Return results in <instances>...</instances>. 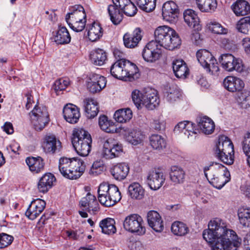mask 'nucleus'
Listing matches in <instances>:
<instances>
[{
	"mask_svg": "<svg viewBox=\"0 0 250 250\" xmlns=\"http://www.w3.org/2000/svg\"><path fill=\"white\" fill-rule=\"evenodd\" d=\"M181 40L177 33L169 27L164 25L157 27V46L169 50L179 46Z\"/></svg>",
	"mask_w": 250,
	"mask_h": 250,
	"instance_id": "nucleus-4",
	"label": "nucleus"
},
{
	"mask_svg": "<svg viewBox=\"0 0 250 250\" xmlns=\"http://www.w3.org/2000/svg\"><path fill=\"white\" fill-rule=\"evenodd\" d=\"M156 179V169L154 168L150 171L147 177L146 183L149 188L153 190H156L155 181Z\"/></svg>",
	"mask_w": 250,
	"mask_h": 250,
	"instance_id": "nucleus-57",
	"label": "nucleus"
},
{
	"mask_svg": "<svg viewBox=\"0 0 250 250\" xmlns=\"http://www.w3.org/2000/svg\"><path fill=\"white\" fill-rule=\"evenodd\" d=\"M84 111L88 119L96 117L99 112V107L97 101L92 98H86L84 101Z\"/></svg>",
	"mask_w": 250,
	"mask_h": 250,
	"instance_id": "nucleus-30",
	"label": "nucleus"
},
{
	"mask_svg": "<svg viewBox=\"0 0 250 250\" xmlns=\"http://www.w3.org/2000/svg\"><path fill=\"white\" fill-rule=\"evenodd\" d=\"M110 71L113 77L125 81H133L140 76L137 65L126 59L117 60L111 65Z\"/></svg>",
	"mask_w": 250,
	"mask_h": 250,
	"instance_id": "nucleus-1",
	"label": "nucleus"
},
{
	"mask_svg": "<svg viewBox=\"0 0 250 250\" xmlns=\"http://www.w3.org/2000/svg\"><path fill=\"white\" fill-rule=\"evenodd\" d=\"M143 36V31L139 27L136 28L132 33H125L123 37L125 46L128 48L136 47L141 41Z\"/></svg>",
	"mask_w": 250,
	"mask_h": 250,
	"instance_id": "nucleus-18",
	"label": "nucleus"
},
{
	"mask_svg": "<svg viewBox=\"0 0 250 250\" xmlns=\"http://www.w3.org/2000/svg\"><path fill=\"white\" fill-rule=\"evenodd\" d=\"M171 230L174 235L183 236L188 233L189 229L186 224L176 221L172 224Z\"/></svg>",
	"mask_w": 250,
	"mask_h": 250,
	"instance_id": "nucleus-41",
	"label": "nucleus"
},
{
	"mask_svg": "<svg viewBox=\"0 0 250 250\" xmlns=\"http://www.w3.org/2000/svg\"><path fill=\"white\" fill-rule=\"evenodd\" d=\"M241 239L233 230H228L226 235L221 236L211 247V250H237Z\"/></svg>",
	"mask_w": 250,
	"mask_h": 250,
	"instance_id": "nucleus-8",
	"label": "nucleus"
},
{
	"mask_svg": "<svg viewBox=\"0 0 250 250\" xmlns=\"http://www.w3.org/2000/svg\"><path fill=\"white\" fill-rule=\"evenodd\" d=\"M208 29L212 33L217 34L227 33V29L224 28L220 23L216 21H211L208 24Z\"/></svg>",
	"mask_w": 250,
	"mask_h": 250,
	"instance_id": "nucleus-52",
	"label": "nucleus"
},
{
	"mask_svg": "<svg viewBox=\"0 0 250 250\" xmlns=\"http://www.w3.org/2000/svg\"><path fill=\"white\" fill-rule=\"evenodd\" d=\"M236 101L242 108L250 107V91L244 90L238 94Z\"/></svg>",
	"mask_w": 250,
	"mask_h": 250,
	"instance_id": "nucleus-48",
	"label": "nucleus"
},
{
	"mask_svg": "<svg viewBox=\"0 0 250 250\" xmlns=\"http://www.w3.org/2000/svg\"><path fill=\"white\" fill-rule=\"evenodd\" d=\"M216 152H225L228 154L234 153L233 145L230 140L225 135L220 136L216 145Z\"/></svg>",
	"mask_w": 250,
	"mask_h": 250,
	"instance_id": "nucleus-27",
	"label": "nucleus"
},
{
	"mask_svg": "<svg viewBox=\"0 0 250 250\" xmlns=\"http://www.w3.org/2000/svg\"><path fill=\"white\" fill-rule=\"evenodd\" d=\"M238 216L241 224L244 227H250V208H239Z\"/></svg>",
	"mask_w": 250,
	"mask_h": 250,
	"instance_id": "nucleus-46",
	"label": "nucleus"
},
{
	"mask_svg": "<svg viewBox=\"0 0 250 250\" xmlns=\"http://www.w3.org/2000/svg\"><path fill=\"white\" fill-rule=\"evenodd\" d=\"M129 194L131 198L142 199L145 196V190L138 183H133L128 188Z\"/></svg>",
	"mask_w": 250,
	"mask_h": 250,
	"instance_id": "nucleus-39",
	"label": "nucleus"
},
{
	"mask_svg": "<svg viewBox=\"0 0 250 250\" xmlns=\"http://www.w3.org/2000/svg\"><path fill=\"white\" fill-rule=\"evenodd\" d=\"M147 223L150 227L156 231L155 225L156 223V211L150 210L148 211L147 215Z\"/></svg>",
	"mask_w": 250,
	"mask_h": 250,
	"instance_id": "nucleus-61",
	"label": "nucleus"
},
{
	"mask_svg": "<svg viewBox=\"0 0 250 250\" xmlns=\"http://www.w3.org/2000/svg\"><path fill=\"white\" fill-rule=\"evenodd\" d=\"M104 170V166L103 161H97L93 163L89 173L93 176L101 174Z\"/></svg>",
	"mask_w": 250,
	"mask_h": 250,
	"instance_id": "nucleus-53",
	"label": "nucleus"
},
{
	"mask_svg": "<svg viewBox=\"0 0 250 250\" xmlns=\"http://www.w3.org/2000/svg\"><path fill=\"white\" fill-rule=\"evenodd\" d=\"M224 174L225 176L209 177V183L216 188H222L230 180V174L229 172H227V174Z\"/></svg>",
	"mask_w": 250,
	"mask_h": 250,
	"instance_id": "nucleus-45",
	"label": "nucleus"
},
{
	"mask_svg": "<svg viewBox=\"0 0 250 250\" xmlns=\"http://www.w3.org/2000/svg\"><path fill=\"white\" fill-rule=\"evenodd\" d=\"M144 60L150 66H155L156 62V39L148 42L142 52Z\"/></svg>",
	"mask_w": 250,
	"mask_h": 250,
	"instance_id": "nucleus-17",
	"label": "nucleus"
},
{
	"mask_svg": "<svg viewBox=\"0 0 250 250\" xmlns=\"http://www.w3.org/2000/svg\"><path fill=\"white\" fill-rule=\"evenodd\" d=\"M70 84L68 78H61L55 81L54 84V89L58 93L64 90Z\"/></svg>",
	"mask_w": 250,
	"mask_h": 250,
	"instance_id": "nucleus-54",
	"label": "nucleus"
},
{
	"mask_svg": "<svg viewBox=\"0 0 250 250\" xmlns=\"http://www.w3.org/2000/svg\"><path fill=\"white\" fill-rule=\"evenodd\" d=\"M56 178L53 174L50 173L44 174L40 179L38 188L40 192L46 193L51 188Z\"/></svg>",
	"mask_w": 250,
	"mask_h": 250,
	"instance_id": "nucleus-29",
	"label": "nucleus"
},
{
	"mask_svg": "<svg viewBox=\"0 0 250 250\" xmlns=\"http://www.w3.org/2000/svg\"><path fill=\"white\" fill-rule=\"evenodd\" d=\"M99 125L100 128L106 132L111 133L114 132V131L117 132L118 131L115 128L113 122L108 121L107 117L105 115H102L99 117Z\"/></svg>",
	"mask_w": 250,
	"mask_h": 250,
	"instance_id": "nucleus-47",
	"label": "nucleus"
},
{
	"mask_svg": "<svg viewBox=\"0 0 250 250\" xmlns=\"http://www.w3.org/2000/svg\"><path fill=\"white\" fill-rule=\"evenodd\" d=\"M211 53L207 50L201 49L197 52L196 57L201 65H202L208 59L211 57Z\"/></svg>",
	"mask_w": 250,
	"mask_h": 250,
	"instance_id": "nucleus-56",
	"label": "nucleus"
},
{
	"mask_svg": "<svg viewBox=\"0 0 250 250\" xmlns=\"http://www.w3.org/2000/svg\"><path fill=\"white\" fill-rule=\"evenodd\" d=\"M222 68L228 72L236 71L241 72L243 70V65L241 60L230 53L221 54L218 58Z\"/></svg>",
	"mask_w": 250,
	"mask_h": 250,
	"instance_id": "nucleus-13",
	"label": "nucleus"
},
{
	"mask_svg": "<svg viewBox=\"0 0 250 250\" xmlns=\"http://www.w3.org/2000/svg\"><path fill=\"white\" fill-rule=\"evenodd\" d=\"M65 21L74 31L81 32L85 27L86 15L85 10L80 4H76L69 8V12L65 16Z\"/></svg>",
	"mask_w": 250,
	"mask_h": 250,
	"instance_id": "nucleus-6",
	"label": "nucleus"
},
{
	"mask_svg": "<svg viewBox=\"0 0 250 250\" xmlns=\"http://www.w3.org/2000/svg\"><path fill=\"white\" fill-rule=\"evenodd\" d=\"M237 29L240 32L247 34L250 31V17L242 18L237 24Z\"/></svg>",
	"mask_w": 250,
	"mask_h": 250,
	"instance_id": "nucleus-50",
	"label": "nucleus"
},
{
	"mask_svg": "<svg viewBox=\"0 0 250 250\" xmlns=\"http://www.w3.org/2000/svg\"><path fill=\"white\" fill-rule=\"evenodd\" d=\"M59 169L65 178L71 180L77 179L84 172L85 165L80 159L62 157L59 160Z\"/></svg>",
	"mask_w": 250,
	"mask_h": 250,
	"instance_id": "nucleus-3",
	"label": "nucleus"
},
{
	"mask_svg": "<svg viewBox=\"0 0 250 250\" xmlns=\"http://www.w3.org/2000/svg\"><path fill=\"white\" fill-rule=\"evenodd\" d=\"M225 88L228 91L234 92L240 91L244 87L245 83L240 78L234 76H228L223 81Z\"/></svg>",
	"mask_w": 250,
	"mask_h": 250,
	"instance_id": "nucleus-25",
	"label": "nucleus"
},
{
	"mask_svg": "<svg viewBox=\"0 0 250 250\" xmlns=\"http://www.w3.org/2000/svg\"><path fill=\"white\" fill-rule=\"evenodd\" d=\"M166 173L164 169H158L157 171V182H160L157 190L161 188L166 180Z\"/></svg>",
	"mask_w": 250,
	"mask_h": 250,
	"instance_id": "nucleus-64",
	"label": "nucleus"
},
{
	"mask_svg": "<svg viewBox=\"0 0 250 250\" xmlns=\"http://www.w3.org/2000/svg\"><path fill=\"white\" fill-rule=\"evenodd\" d=\"M121 135L124 136L125 140L134 146L143 143L145 139V135L138 129H130L126 127H120L117 129Z\"/></svg>",
	"mask_w": 250,
	"mask_h": 250,
	"instance_id": "nucleus-14",
	"label": "nucleus"
},
{
	"mask_svg": "<svg viewBox=\"0 0 250 250\" xmlns=\"http://www.w3.org/2000/svg\"><path fill=\"white\" fill-rule=\"evenodd\" d=\"M232 10L237 16H243L250 13V5L246 1L239 0L232 5Z\"/></svg>",
	"mask_w": 250,
	"mask_h": 250,
	"instance_id": "nucleus-38",
	"label": "nucleus"
},
{
	"mask_svg": "<svg viewBox=\"0 0 250 250\" xmlns=\"http://www.w3.org/2000/svg\"><path fill=\"white\" fill-rule=\"evenodd\" d=\"M132 99L138 108H141L142 105H144L149 110H153L156 105V93L155 91L148 93V91L144 94L138 89H135L132 92Z\"/></svg>",
	"mask_w": 250,
	"mask_h": 250,
	"instance_id": "nucleus-10",
	"label": "nucleus"
},
{
	"mask_svg": "<svg viewBox=\"0 0 250 250\" xmlns=\"http://www.w3.org/2000/svg\"><path fill=\"white\" fill-rule=\"evenodd\" d=\"M163 92L167 100L170 103L179 100L182 97V92L178 86L172 83H167L164 86Z\"/></svg>",
	"mask_w": 250,
	"mask_h": 250,
	"instance_id": "nucleus-23",
	"label": "nucleus"
},
{
	"mask_svg": "<svg viewBox=\"0 0 250 250\" xmlns=\"http://www.w3.org/2000/svg\"><path fill=\"white\" fill-rule=\"evenodd\" d=\"M173 72L177 78H186L189 74V69L182 60H176L172 62Z\"/></svg>",
	"mask_w": 250,
	"mask_h": 250,
	"instance_id": "nucleus-28",
	"label": "nucleus"
},
{
	"mask_svg": "<svg viewBox=\"0 0 250 250\" xmlns=\"http://www.w3.org/2000/svg\"><path fill=\"white\" fill-rule=\"evenodd\" d=\"M26 163L28 165L30 170L34 173H39L43 170L44 163L42 159L40 157L38 158H27Z\"/></svg>",
	"mask_w": 250,
	"mask_h": 250,
	"instance_id": "nucleus-35",
	"label": "nucleus"
},
{
	"mask_svg": "<svg viewBox=\"0 0 250 250\" xmlns=\"http://www.w3.org/2000/svg\"><path fill=\"white\" fill-rule=\"evenodd\" d=\"M203 237L208 243L210 244L211 246L212 243H214L221 237V235L208 227V229H205L203 231Z\"/></svg>",
	"mask_w": 250,
	"mask_h": 250,
	"instance_id": "nucleus-51",
	"label": "nucleus"
},
{
	"mask_svg": "<svg viewBox=\"0 0 250 250\" xmlns=\"http://www.w3.org/2000/svg\"><path fill=\"white\" fill-rule=\"evenodd\" d=\"M42 147L46 153L54 154L57 151H60L61 143L57 139L55 135H48L44 138Z\"/></svg>",
	"mask_w": 250,
	"mask_h": 250,
	"instance_id": "nucleus-21",
	"label": "nucleus"
},
{
	"mask_svg": "<svg viewBox=\"0 0 250 250\" xmlns=\"http://www.w3.org/2000/svg\"><path fill=\"white\" fill-rule=\"evenodd\" d=\"M156 1V0H136L139 8L146 12H150L155 9Z\"/></svg>",
	"mask_w": 250,
	"mask_h": 250,
	"instance_id": "nucleus-49",
	"label": "nucleus"
},
{
	"mask_svg": "<svg viewBox=\"0 0 250 250\" xmlns=\"http://www.w3.org/2000/svg\"><path fill=\"white\" fill-rule=\"evenodd\" d=\"M103 156L107 159L119 157L123 152L121 144L116 143L112 139H108L104 144Z\"/></svg>",
	"mask_w": 250,
	"mask_h": 250,
	"instance_id": "nucleus-15",
	"label": "nucleus"
},
{
	"mask_svg": "<svg viewBox=\"0 0 250 250\" xmlns=\"http://www.w3.org/2000/svg\"><path fill=\"white\" fill-rule=\"evenodd\" d=\"M88 37L91 42H95L103 35V29L101 25L97 22H93L87 33Z\"/></svg>",
	"mask_w": 250,
	"mask_h": 250,
	"instance_id": "nucleus-43",
	"label": "nucleus"
},
{
	"mask_svg": "<svg viewBox=\"0 0 250 250\" xmlns=\"http://www.w3.org/2000/svg\"><path fill=\"white\" fill-rule=\"evenodd\" d=\"M216 157L222 162L228 165H231L234 162V153L228 154L225 152H216Z\"/></svg>",
	"mask_w": 250,
	"mask_h": 250,
	"instance_id": "nucleus-55",
	"label": "nucleus"
},
{
	"mask_svg": "<svg viewBox=\"0 0 250 250\" xmlns=\"http://www.w3.org/2000/svg\"><path fill=\"white\" fill-rule=\"evenodd\" d=\"M242 149L246 156L250 155V131L247 132L242 142Z\"/></svg>",
	"mask_w": 250,
	"mask_h": 250,
	"instance_id": "nucleus-58",
	"label": "nucleus"
},
{
	"mask_svg": "<svg viewBox=\"0 0 250 250\" xmlns=\"http://www.w3.org/2000/svg\"><path fill=\"white\" fill-rule=\"evenodd\" d=\"M198 9L203 12H209L214 11L217 7L216 0H196Z\"/></svg>",
	"mask_w": 250,
	"mask_h": 250,
	"instance_id": "nucleus-42",
	"label": "nucleus"
},
{
	"mask_svg": "<svg viewBox=\"0 0 250 250\" xmlns=\"http://www.w3.org/2000/svg\"><path fill=\"white\" fill-rule=\"evenodd\" d=\"M106 81L105 78L97 74H92L87 82V88L93 93L100 91L105 87Z\"/></svg>",
	"mask_w": 250,
	"mask_h": 250,
	"instance_id": "nucleus-20",
	"label": "nucleus"
},
{
	"mask_svg": "<svg viewBox=\"0 0 250 250\" xmlns=\"http://www.w3.org/2000/svg\"><path fill=\"white\" fill-rule=\"evenodd\" d=\"M100 203L105 207H111L121 199V193L115 185L106 183L101 184L98 190Z\"/></svg>",
	"mask_w": 250,
	"mask_h": 250,
	"instance_id": "nucleus-7",
	"label": "nucleus"
},
{
	"mask_svg": "<svg viewBox=\"0 0 250 250\" xmlns=\"http://www.w3.org/2000/svg\"><path fill=\"white\" fill-rule=\"evenodd\" d=\"M166 146L167 143L165 138L157 135V153H164Z\"/></svg>",
	"mask_w": 250,
	"mask_h": 250,
	"instance_id": "nucleus-63",
	"label": "nucleus"
},
{
	"mask_svg": "<svg viewBox=\"0 0 250 250\" xmlns=\"http://www.w3.org/2000/svg\"><path fill=\"white\" fill-rule=\"evenodd\" d=\"M45 205L46 203L42 199L32 201L25 212V215L31 220L35 219L44 210Z\"/></svg>",
	"mask_w": 250,
	"mask_h": 250,
	"instance_id": "nucleus-19",
	"label": "nucleus"
},
{
	"mask_svg": "<svg viewBox=\"0 0 250 250\" xmlns=\"http://www.w3.org/2000/svg\"><path fill=\"white\" fill-rule=\"evenodd\" d=\"M115 220L110 218L102 220L99 224V226L103 233L107 234H113L116 231L115 226Z\"/></svg>",
	"mask_w": 250,
	"mask_h": 250,
	"instance_id": "nucleus-40",
	"label": "nucleus"
},
{
	"mask_svg": "<svg viewBox=\"0 0 250 250\" xmlns=\"http://www.w3.org/2000/svg\"><path fill=\"white\" fill-rule=\"evenodd\" d=\"M209 171V177L225 176L227 172H229L226 167L221 164L213 162L209 166L205 167L204 168V172L205 176L208 178V173L207 172Z\"/></svg>",
	"mask_w": 250,
	"mask_h": 250,
	"instance_id": "nucleus-26",
	"label": "nucleus"
},
{
	"mask_svg": "<svg viewBox=\"0 0 250 250\" xmlns=\"http://www.w3.org/2000/svg\"><path fill=\"white\" fill-rule=\"evenodd\" d=\"M132 117V112L130 109H121L116 111L114 115L115 120L119 123H125Z\"/></svg>",
	"mask_w": 250,
	"mask_h": 250,
	"instance_id": "nucleus-44",
	"label": "nucleus"
},
{
	"mask_svg": "<svg viewBox=\"0 0 250 250\" xmlns=\"http://www.w3.org/2000/svg\"><path fill=\"white\" fill-rule=\"evenodd\" d=\"M55 42L57 44L68 43L71 41V36L66 28L59 26L58 30L54 36Z\"/></svg>",
	"mask_w": 250,
	"mask_h": 250,
	"instance_id": "nucleus-37",
	"label": "nucleus"
},
{
	"mask_svg": "<svg viewBox=\"0 0 250 250\" xmlns=\"http://www.w3.org/2000/svg\"><path fill=\"white\" fill-rule=\"evenodd\" d=\"M129 170L128 166L125 163H119L114 166L111 169V173L114 178L121 180L126 178Z\"/></svg>",
	"mask_w": 250,
	"mask_h": 250,
	"instance_id": "nucleus-32",
	"label": "nucleus"
},
{
	"mask_svg": "<svg viewBox=\"0 0 250 250\" xmlns=\"http://www.w3.org/2000/svg\"><path fill=\"white\" fill-rule=\"evenodd\" d=\"M198 125L202 131L206 134H211L215 128L213 121L209 118L204 116L200 118L198 121Z\"/></svg>",
	"mask_w": 250,
	"mask_h": 250,
	"instance_id": "nucleus-34",
	"label": "nucleus"
},
{
	"mask_svg": "<svg viewBox=\"0 0 250 250\" xmlns=\"http://www.w3.org/2000/svg\"><path fill=\"white\" fill-rule=\"evenodd\" d=\"M113 4L108 6L107 10L110 19L115 25L119 24L123 19V14L134 16L137 8L130 0H112Z\"/></svg>",
	"mask_w": 250,
	"mask_h": 250,
	"instance_id": "nucleus-2",
	"label": "nucleus"
},
{
	"mask_svg": "<svg viewBox=\"0 0 250 250\" xmlns=\"http://www.w3.org/2000/svg\"><path fill=\"white\" fill-rule=\"evenodd\" d=\"M72 143L79 155L86 156L91 151L92 138L86 130L75 128L73 131Z\"/></svg>",
	"mask_w": 250,
	"mask_h": 250,
	"instance_id": "nucleus-5",
	"label": "nucleus"
},
{
	"mask_svg": "<svg viewBox=\"0 0 250 250\" xmlns=\"http://www.w3.org/2000/svg\"><path fill=\"white\" fill-rule=\"evenodd\" d=\"M193 125L194 124L192 122L187 121L184 134L188 138H189L190 136L192 137L193 136H195L196 134V129L194 128Z\"/></svg>",
	"mask_w": 250,
	"mask_h": 250,
	"instance_id": "nucleus-62",
	"label": "nucleus"
},
{
	"mask_svg": "<svg viewBox=\"0 0 250 250\" xmlns=\"http://www.w3.org/2000/svg\"><path fill=\"white\" fill-rule=\"evenodd\" d=\"M79 206L82 210H79V213L83 218L88 217L87 212L94 214L99 209L96 197L90 193H87L85 197L82 198L79 202Z\"/></svg>",
	"mask_w": 250,
	"mask_h": 250,
	"instance_id": "nucleus-12",
	"label": "nucleus"
},
{
	"mask_svg": "<svg viewBox=\"0 0 250 250\" xmlns=\"http://www.w3.org/2000/svg\"><path fill=\"white\" fill-rule=\"evenodd\" d=\"M63 115L65 120L70 124L77 123L81 116L79 108L71 104L63 107Z\"/></svg>",
	"mask_w": 250,
	"mask_h": 250,
	"instance_id": "nucleus-24",
	"label": "nucleus"
},
{
	"mask_svg": "<svg viewBox=\"0 0 250 250\" xmlns=\"http://www.w3.org/2000/svg\"><path fill=\"white\" fill-rule=\"evenodd\" d=\"M184 21L188 26L193 28L195 31L202 29L200 24V19L195 12L191 9H187L183 12Z\"/></svg>",
	"mask_w": 250,
	"mask_h": 250,
	"instance_id": "nucleus-22",
	"label": "nucleus"
},
{
	"mask_svg": "<svg viewBox=\"0 0 250 250\" xmlns=\"http://www.w3.org/2000/svg\"><path fill=\"white\" fill-rule=\"evenodd\" d=\"M13 240V237L6 233L0 234V249L5 248L10 245Z\"/></svg>",
	"mask_w": 250,
	"mask_h": 250,
	"instance_id": "nucleus-60",
	"label": "nucleus"
},
{
	"mask_svg": "<svg viewBox=\"0 0 250 250\" xmlns=\"http://www.w3.org/2000/svg\"><path fill=\"white\" fill-rule=\"evenodd\" d=\"M211 63H208L207 66H203L207 72L211 75L216 74L219 71V67L216 59H213Z\"/></svg>",
	"mask_w": 250,
	"mask_h": 250,
	"instance_id": "nucleus-59",
	"label": "nucleus"
},
{
	"mask_svg": "<svg viewBox=\"0 0 250 250\" xmlns=\"http://www.w3.org/2000/svg\"><path fill=\"white\" fill-rule=\"evenodd\" d=\"M185 172L181 167L178 166H171L169 177L174 185L183 184L185 181Z\"/></svg>",
	"mask_w": 250,
	"mask_h": 250,
	"instance_id": "nucleus-31",
	"label": "nucleus"
},
{
	"mask_svg": "<svg viewBox=\"0 0 250 250\" xmlns=\"http://www.w3.org/2000/svg\"><path fill=\"white\" fill-rule=\"evenodd\" d=\"M179 8L177 4L172 0L165 2L162 8L163 20L169 22H175L179 14Z\"/></svg>",
	"mask_w": 250,
	"mask_h": 250,
	"instance_id": "nucleus-16",
	"label": "nucleus"
},
{
	"mask_svg": "<svg viewBox=\"0 0 250 250\" xmlns=\"http://www.w3.org/2000/svg\"><path fill=\"white\" fill-rule=\"evenodd\" d=\"M125 229L130 233L143 235L146 233L143 220L137 214H132L126 216L123 223Z\"/></svg>",
	"mask_w": 250,
	"mask_h": 250,
	"instance_id": "nucleus-11",
	"label": "nucleus"
},
{
	"mask_svg": "<svg viewBox=\"0 0 250 250\" xmlns=\"http://www.w3.org/2000/svg\"><path fill=\"white\" fill-rule=\"evenodd\" d=\"M208 227L221 236L226 235L227 231L228 230H232L231 229H228L226 223L221 219L217 218L210 220L208 223Z\"/></svg>",
	"mask_w": 250,
	"mask_h": 250,
	"instance_id": "nucleus-33",
	"label": "nucleus"
},
{
	"mask_svg": "<svg viewBox=\"0 0 250 250\" xmlns=\"http://www.w3.org/2000/svg\"><path fill=\"white\" fill-rule=\"evenodd\" d=\"M91 62L96 65H102L107 59L106 52L103 49L98 48L92 51L90 54Z\"/></svg>",
	"mask_w": 250,
	"mask_h": 250,
	"instance_id": "nucleus-36",
	"label": "nucleus"
},
{
	"mask_svg": "<svg viewBox=\"0 0 250 250\" xmlns=\"http://www.w3.org/2000/svg\"><path fill=\"white\" fill-rule=\"evenodd\" d=\"M29 116L31 124L36 131L42 130L49 122L47 109L43 105H36Z\"/></svg>",
	"mask_w": 250,
	"mask_h": 250,
	"instance_id": "nucleus-9",
	"label": "nucleus"
}]
</instances>
